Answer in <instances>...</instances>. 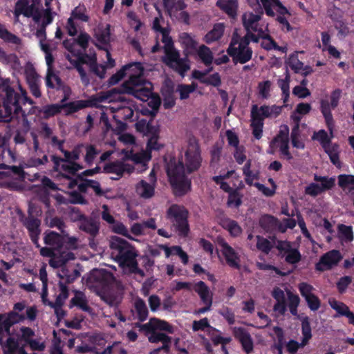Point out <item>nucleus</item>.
Here are the masks:
<instances>
[{
    "mask_svg": "<svg viewBox=\"0 0 354 354\" xmlns=\"http://www.w3.org/2000/svg\"><path fill=\"white\" fill-rule=\"evenodd\" d=\"M144 73V68L140 62H133L123 66L108 80V84L113 86L117 84L126 75L130 77V73Z\"/></svg>",
    "mask_w": 354,
    "mask_h": 354,
    "instance_id": "obj_14",
    "label": "nucleus"
},
{
    "mask_svg": "<svg viewBox=\"0 0 354 354\" xmlns=\"http://www.w3.org/2000/svg\"><path fill=\"white\" fill-rule=\"evenodd\" d=\"M180 41L184 48V54L187 59L189 56L193 55L197 49L198 42L187 32H182L180 36Z\"/></svg>",
    "mask_w": 354,
    "mask_h": 354,
    "instance_id": "obj_21",
    "label": "nucleus"
},
{
    "mask_svg": "<svg viewBox=\"0 0 354 354\" xmlns=\"http://www.w3.org/2000/svg\"><path fill=\"white\" fill-rule=\"evenodd\" d=\"M161 93L163 96V105L165 109H168L172 108L176 104L174 83L171 81L166 82L162 88Z\"/></svg>",
    "mask_w": 354,
    "mask_h": 354,
    "instance_id": "obj_23",
    "label": "nucleus"
},
{
    "mask_svg": "<svg viewBox=\"0 0 354 354\" xmlns=\"http://www.w3.org/2000/svg\"><path fill=\"white\" fill-rule=\"evenodd\" d=\"M19 339H15L13 337H8L6 341L2 339V342L0 344L3 351H6L10 354H16V352L19 351L20 346L19 343Z\"/></svg>",
    "mask_w": 354,
    "mask_h": 354,
    "instance_id": "obj_41",
    "label": "nucleus"
},
{
    "mask_svg": "<svg viewBox=\"0 0 354 354\" xmlns=\"http://www.w3.org/2000/svg\"><path fill=\"white\" fill-rule=\"evenodd\" d=\"M0 96L3 97L2 104L8 116L12 115L17 117L19 113L25 115L20 104L21 94L17 93L11 86L10 80L0 77Z\"/></svg>",
    "mask_w": 354,
    "mask_h": 354,
    "instance_id": "obj_5",
    "label": "nucleus"
},
{
    "mask_svg": "<svg viewBox=\"0 0 354 354\" xmlns=\"http://www.w3.org/2000/svg\"><path fill=\"white\" fill-rule=\"evenodd\" d=\"M63 100V98L62 99ZM66 100H65L66 102ZM62 103V109H65V114L66 115H71L74 113L79 111L84 108H87L91 106V102L89 100H77L74 102H71L68 103H64L62 100H61Z\"/></svg>",
    "mask_w": 354,
    "mask_h": 354,
    "instance_id": "obj_25",
    "label": "nucleus"
},
{
    "mask_svg": "<svg viewBox=\"0 0 354 354\" xmlns=\"http://www.w3.org/2000/svg\"><path fill=\"white\" fill-rule=\"evenodd\" d=\"M216 242L221 247V253L226 263L232 268L239 270L241 268L240 256L238 252L221 236L217 237Z\"/></svg>",
    "mask_w": 354,
    "mask_h": 354,
    "instance_id": "obj_12",
    "label": "nucleus"
},
{
    "mask_svg": "<svg viewBox=\"0 0 354 354\" xmlns=\"http://www.w3.org/2000/svg\"><path fill=\"white\" fill-rule=\"evenodd\" d=\"M330 307L342 316H344L349 310L348 307L344 303L335 299L329 301Z\"/></svg>",
    "mask_w": 354,
    "mask_h": 354,
    "instance_id": "obj_58",
    "label": "nucleus"
},
{
    "mask_svg": "<svg viewBox=\"0 0 354 354\" xmlns=\"http://www.w3.org/2000/svg\"><path fill=\"white\" fill-rule=\"evenodd\" d=\"M35 8V5L30 4L29 0H18L15 3V17L18 19L21 15H23L26 17H30Z\"/></svg>",
    "mask_w": 354,
    "mask_h": 354,
    "instance_id": "obj_26",
    "label": "nucleus"
},
{
    "mask_svg": "<svg viewBox=\"0 0 354 354\" xmlns=\"http://www.w3.org/2000/svg\"><path fill=\"white\" fill-rule=\"evenodd\" d=\"M44 242L46 245H49L53 249L59 250L62 248L64 243L63 236L54 231H46L44 233Z\"/></svg>",
    "mask_w": 354,
    "mask_h": 354,
    "instance_id": "obj_28",
    "label": "nucleus"
},
{
    "mask_svg": "<svg viewBox=\"0 0 354 354\" xmlns=\"http://www.w3.org/2000/svg\"><path fill=\"white\" fill-rule=\"evenodd\" d=\"M86 8L84 6H79L75 7L71 13V17L73 19H78L84 22H87L89 20V17L86 15Z\"/></svg>",
    "mask_w": 354,
    "mask_h": 354,
    "instance_id": "obj_56",
    "label": "nucleus"
},
{
    "mask_svg": "<svg viewBox=\"0 0 354 354\" xmlns=\"http://www.w3.org/2000/svg\"><path fill=\"white\" fill-rule=\"evenodd\" d=\"M202 157L198 143L190 140L185 153V164L183 159L178 162L175 160H171L167 165V174L176 196H185L191 190L192 183L185 173L191 174L197 171L201 166Z\"/></svg>",
    "mask_w": 354,
    "mask_h": 354,
    "instance_id": "obj_1",
    "label": "nucleus"
},
{
    "mask_svg": "<svg viewBox=\"0 0 354 354\" xmlns=\"http://www.w3.org/2000/svg\"><path fill=\"white\" fill-rule=\"evenodd\" d=\"M275 248L279 252V256L285 257V261L288 264L295 265L301 259V254L297 248H293L290 241H278Z\"/></svg>",
    "mask_w": 354,
    "mask_h": 354,
    "instance_id": "obj_11",
    "label": "nucleus"
},
{
    "mask_svg": "<svg viewBox=\"0 0 354 354\" xmlns=\"http://www.w3.org/2000/svg\"><path fill=\"white\" fill-rule=\"evenodd\" d=\"M147 83L143 73H130V77L119 87L113 88L106 93V98L109 101H126L124 94H129L135 97L145 100L151 95V90L145 86Z\"/></svg>",
    "mask_w": 354,
    "mask_h": 354,
    "instance_id": "obj_2",
    "label": "nucleus"
},
{
    "mask_svg": "<svg viewBox=\"0 0 354 354\" xmlns=\"http://www.w3.org/2000/svg\"><path fill=\"white\" fill-rule=\"evenodd\" d=\"M218 313L226 319L230 325L234 324L235 315L231 308L228 307H223L218 311Z\"/></svg>",
    "mask_w": 354,
    "mask_h": 354,
    "instance_id": "obj_62",
    "label": "nucleus"
},
{
    "mask_svg": "<svg viewBox=\"0 0 354 354\" xmlns=\"http://www.w3.org/2000/svg\"><path fill=\"white\" fill-rule=\"evenodd\" d=\"M73 306L78 307L84 312H91V308L88 305V302L84 294L82 292H77L71 300Z\"/></svg>",
    "mask_w": 354,
    "mask_h": 354,
    "instance_id": "obj_38",
    "label": "nucleus"
},
{
    "mask_svg": "<svg viewBox=\"0 0 354 354\" xmlns=\"http://www.w3.org/2000/svg\"><path fill=\"white\" fill-rule=\"evenodd\" d=\"M111 257L120 266L128 263L136 266V257L138 256L136 248L122 238L113 236L109 241Z\"/></svg>",
    "mask_w": 354,
    "mask_h": 354,
    "instance_id": "obj_4",
    "label": "nucleus"
},
{
    "mask_svg": "<svg viewBox=\"0 0 354 354\" xmlns=\"http://www.w3.org/2000/svg\"><path fill=\"white\" fill-rule=\"evenodd\" d=\"M308 308L313 310L316 311L321 306V301L319 299L317 296H316L315 294L308 296L307 298L305 299Z\"/></svg>",
    "mask_w": 354,
    "mask_h": 354,
    "instance_id": "obj_63",
    "label": "nucleus"
},
{
    "mask_svg": "<svg viewBox=\"0 0 354 354\" xmlns=\"http://www.w3.org/2000/svg\"><path fill=\"white\" fill-rule=\"evenodd\" d=\"M174 1L175 0H162L164 8L169 13L174 8H175L176 10L182 11L187 6L184 0H177L176 3Z\"/></svg>",
    "mask_w": 354,
    "mask_h": 354,
    "instance_id": "obj_50",
    "label": "nucleus"
},
{
    "mask_svg": "<svg viewBox=\"0 0 354 354\" xmlns=\"http://www.w3.org/2000/svg\"><path fill=\"white\" fill-rule=\"evenodd\" d=\"M196 53H197V55L198 56L201 61L206 66H209L212 64L214 61V56L209 47L202 44L198 47V49H196Z\"/></svg>",
    "mask_w": 354,
    "mask_h": 354,
    "instance_id": "obj_34",
    "label": "nucleus"
},
{
    "mask_svg": "<svg viewBox=\"0 0 354 354\" xmlns=\"http://www.w3.org/2000/svg\"><path fill=\"white\" fill-rule=\"evenodd\" d=\"M342 256L337 250H332L324 254L315 264V270L324 272L332 269L342 260Z\"/></svg>",
    "mask_w": 354,
    "mask_h": 354,
    "instance_id": "obj_13",
    "label": "nucleus"
},
{
    "mask_svg": "<svg viewBox=\"0 0 354 354\" xmlns=\"http://www.w3.org/2000/svg\"><path fill=\"white\" fill-rule=\"evenodd\" d=\"M188 217V210L177 204L171 205L167 210V218L180 237L186 238L190 232Z\"/></svg>",
    "mask_w": 354,
    "mask_h": 354,
    "instance_id": "obj_6",
    "label": "nucleus"
},
{
    "mask_svg": "<svg viewBox=\"0 0 354 354\" xmlns=\"http://www.w3.org/2000/svg\"><path fill=\"white\" fill-rule=\"evenodd\" d=\"M128 165L120 161H115L106 164L103 167V172L106 174H115L119 178L122 177L126 171H130Z\"/></svg>",
    "mask_w": 354,
    "mask_h": 354,
    "instance_id": "obj_29",
    "label": "nucleus"
},
{
    "mask_svg": "<svg viewBox=\"0 0 354 354\" xmlns=\"http://www.w3.org/2000/svg\"><path fill=\"white\" fill-rule=\"evenodd\" d=\"M224 26L223 24H216L214 26L212 30L209 31L204 37V41L210 44L211 43L220 39L223 35Z\"/></svg>",
    "mask_w": 354,
    "mask_h": 354,
    "instance_id": "obj_33",
    "label": "nucleus"
},
{
    "mask_svg": "<svg viewBox=\"0 0 354 354\" xmlns=\"http://www.w3.org/2000/svg\"><path fill=\"white\" fill-rule=\"evenodd\" d=\"M90 39V35L87 32H80L76 39H75V41L76 44L85 50L88 46Z\"/></svg>",
    "mask_w": 354,
    "mask_h": 354,
    "instance_id": "obj_64",
    "label": "nucleus"
},
{
    "mask_svg": "<svg viewBox=\"0 0 354 354\" xmlns=\"http://www.w3.org/2000/svg\"><path fill=\"white\" fill-rule=\"evenodd\" d=\"M216 6L227 14L229 17L232 19L236 17L239 7L237 0H218Z\"/></svg>",
    "mask_w": 354,
    "mask_h": 354,
    "instance_id": "obj_24",
    "label": "nucleus"
},
{
    "mask_svg": "<svg viewBox=\"0 0 354 354\" xmlns=\"http://www.w3.org/2000/svg\"><path fill=\"white\" fill-rule=\"evenodd\" d=\"M19 219L24 227L28 230V235L32 243L36 248H40L39 239L41 232V220L33 214L30 207L28 208V215L26 216L24 214H22Z\"/></svg>",
    "mask_w": 354,
    "mask_h": 354,
    "instance_id": "obj_8",
    "label": "nucleus"
},
{
    "mask_svg": "<svg viewBox=\"0 0 354 354\" xmlns=\"http://www.w3.org/2000/svg\"><path fill=\"white\" fill-rule=\"evenodd\" d=\"M314 180L320 182L319 187L323 192L332 189L335 185V177L322 176L317 174L314 175Z\"/></svg>",
    "mask_w": 354,
    "mask_h": 354,
    "instance_id": "obj_43",
    "label": "nucleus"
},
{
    "mask_svg": "<svg viewBox=\"0 0 354 354\" xmlns=\"http://www.w3.org/2000/svg\"><path fill=\"white\" fill-rule=\"evenodd\" d=\"M234 335L242 346V348L246 354H250L253 351L254 343L248 331L243 327L234 328L233 330Z\"/></svg>",
    "mask_w": 354,
    "mask_h": 354,
    "instance_id": "obj_17",
    "label": "nucleus"
},
{
    "mask_svg": "<svg viewBox=\"0 0 354 354\" xmlns=\"http://www.w3.org/2000/svg\"><path fill=\"white\" fill-rule=\"evenodd\" d=\"M90 71L99 77L100 79H104L106 73V66L104 65H99L97 62L94 63L93 61L92 64L89 66Z\"/></svg>",
    "mask_w": 354,
    "mask_h": 354,
    "instance_id": "obj_60",
    "label": "nucleus"
},
{
    "mask_svg": "<svg viewBox=\"0 0 354 354\" xmlns=\"http://www.w3.org/2000/svg\"><path fill=\"white\" fill-rule=\"evenodd\" d=\"M259 225L266 232L273 233L279 230L281 223L276 217L264 214L259 218Z\"/></svg>",
    "mask_w": 354,
    "mask_h": 354,
    "instance_id": "obj_22",
    "label": "nucleus"
},
{
    "mask_svg": "<svg viewBox=\"0 0 354 354\" xmlns=\"http://www.w3.org/2000/svg\"><path fill=\"white\" fill-rule=\"evenodd\" d=\"M110 25L106 24L105 27L98 28L95 31V38L100 44L107 46L111 41Z\"/></svg>",
    "mask_w": 354,
    "mask_h": 354,
    "instance_id": "obj_39",
    "label": "nucleus"
},
{
    "mask_svg": "<svg viewBox=\"0 0 354 354\" xmlns=\"http://www.w3.org/2000/svg\"><path fill=\"white\" fill-rule=\"evenodd\" d=\"M156 185L141 180L136 185V192L143 198H151L154 196Z\"/></svg>",
    "mask_w": 354,
    "mask_h": 354,
    "instance_id": "obj_31",
    "label": "nucleus"
},
{
    "mask_svg": "<svg viewBox=\"0 0 354 354\" xmlns=\"http://www.w3.org/2000/svg\"><path fill=\"white\" fill-rule=\"evenodd\" d=\"M257 112L264 119L272 116L277 117L281 112V107L277 105L270 106L264 104L260 107L257 106Z\"/></svg>",
    "mask_w": 354,
    "mask_h": 354,
    "instance_id": "obj_36",
    "label": "nucleus"
},
{
    "mask_svg": "<svg viewBox=\"0 0 354 354\" xmlns=\"http://www.w3.org/2000/svg\"><path fill=\"white\" fill-rule=\"evenodd\" d=\"M197 87V84L192 83L191 84H180L177 86V91L180 94V100H186L189 95L193 93Z\"/></svg>",
    "mask_w": 354,
    "mask_h": 354,
    "instance_id": "obj_51",
    "label": "nucleus"
},
{
    "mask_svg": "<svg viewBox=\"0 0 354 354\" xmlns=\"http://www.w3.org/2000/svg\"><path fill=\"white\" fill-rule=\"evenodd\" d=\"M327 152H326L330 158V162L337 168H340L342 166L341 162L339 160V146L337 143H333L331 145V147L326 149Z\"/></svg>",
    "mask_w": 354,
    "mask_h": 354,
    "instance_id": "obj_48",
    "label": "nucleus"
},
{
    "mask_svg": "<svg viewBox=\"0 0 354 354\" xmlns=\"http://www.w3.org/2000/svg\"><path fill=\"white\" fill-rule=\"evenodd\" d=\"M28 83L30 93L35 97H41V91L39 85V80L36 75H30L28 77Z\"/></svg>",
    "mask_w": 354,
    "mask_h": 354,
    "instance_id": "obj_54",
    "label": "nucleus"
},
{
    "mask_svg": "<svg viewBox=\"0 0 354 354\" xmlns=\"http://www.w3.org/2000/svg\"><path fill=\"white\" fill-rule=\"evenodd\" d=\"M162 42L164 44L165 56L162 62L169 68L177 72L182 77L190 69L189 60L181 58L180 52L174 47L172 38L165 31L162 32Z\"/></svg>",
    "mask_w": 354,
    "mask_h": 354,
    "instance_id": "obj_3",
    "label": "nucleus"
},
{
    "mask_svg": "<svg viewBox=\"0 0 354 354\" xmlns=\"http://www.w3.org/2000/svg\"><path fill=\"white\" fill-rule=\"evenodd\" d=\"M261 19V15L253 12L245 13L242 16L243 25L246 31L258 30V22Z\"/></svg>",
    "mask_w": 354,
    "mask_h": 354,
    "instance_id": "obj_30",
    "label": "nucleus"
},
{
    "mask_svg": "<svg viewBox=\"0 0 354 354\" xmlns=\"http://www.w3.org/2000/svg\"><path fill=\"white\" fill-rule=\"evenodd\" d=\"M257 248L266 254H268L273 248L272 243L266 238L257 236Z\"/></svg>",
    "mask_w": 354,
    "mask_h": 354,
    "instance_id": "obj_52",
    "label": "nucleus"
},
{
    "mask_svg": "<svg viewBox=\"0 0 354 354\" xmlns=\"http://www.w3.org/2000/svg\"><path fill=\"white\" fill-rule=\"evenodd\" d=\"M342 91L340 88H336L332 91L330 95V102L326 99H322L320 100V111L322 112V103H323V102H326L328 103V108L330 111L331 109H335L339 104V102L342 96Z\"/></svg>",
    "mask_w": 354,
    "mask_h": 354,
    "instance_id": "obj_46",
    "label": "nucleus"
},
{
    "mask_svg": "<svg viewBox=\"0 0 354 354\" xmlns=\"http://www.w3.org/2000/svg\"><path fill=\"white\" fill-rule=\"evenodd\" d=\"M45 59L47 68V74L46 77V84L48 88H56L62 91L64 93L62 102L67 100L71 93V88L66 85L59 75H56L53 69V64L54 57L51 53L45 54Z\"/></svg>",
    "mask_w": 354,
    "mask_h": 354,
    "instance_id": "obj_7",
    "label": "nucleus"
},
{
    "mask_svg": "<svg viewBox=\"0 0 354 354\" xmlns=\"http://www.w3.org/2000/svg\"><path fill=\"white\" fill-rule=\"evenodd\" d=\"M264 118L257 112V104H253L251 108V128L254 137L259 140L263 135Z\"/></svg>",
    "mask_w": 354,
    "mask_h": 354,
    "instance_id": "obj_19",
    "label": "nucleus"
},
{
    "mask_svg": "<svg viewBox=\"0 0 354 354\" xmlns=\"http://www.w3.org/2000/svg\"><path fill=\"white\" fill-rule=\"evenodd\" d=\"M286 63L295 73H300L304 66V63L298 58L297 52L290 55Z\"/></svg>",
    "mask_w": 354,
    "mask_h": 354,
    "instance_id": "obj_49",
    "label": "nucleus"
},
{
    "mask_svg": "<svg viewBox=\"0 0 354 354\" xmlns=\"http://www.w3.org/2000/svg\"><path fill=\"white\" fill-rule=\"evenodd\" d=\"M322 113L325 120L326 125L329 131V137L330 138V140L334 137V128H335V122L333 120L332 112L329 110L328 103L326 102H323L322 103Z\"/></svg>",
    "mask_w": 354,
    "mask_h": 354,
    "instance_id": "obj_32",
    "label": "nucleus"
},
{
    "mask_svg": "<svg viewBox=\"0 0 354 354\" xmlns=\"http://www.w3.org/2000/svg\"><path fill=\"white\" fill-rule=\"evenodd\" d=\"M312 139L317 140L325 152H327L326 149L330 148L333 145L330 142V138L324 129L314 132Z\"/></svg>",
    "mask_w": 354,
    "mask_h": 354,
    "instance_id": "obj_35",
    "label": "nucleus"
},
{
    "mask_svg": "<svg viewBox=\"0 0 354 354\" xmlns=\"http://www.w3.org/2000/svg\"><path fill=\"white\" fill-rule=\"evenodd\" d=\"M72 212L75 214L73 220L80 222V229L88 234L93 239L98 234L100 229L97 221L93 218L81 213L78 208H73Z\"/></svg>",
    "mask_w": 354,
    "mask_h": 354,
    "instance_id": "obj_10",
    "label": "nucleus"
},
{
    "mask_svg": "<svg viewBox=\"0 0 354 354\" xmlns=\"http://www.w3.org/2000/svg\"><path fill=\"white\" fill-rule=\"evenodd\" d=\"M0 39L6 43L20 45L21 39L16 35L10 32L5 27V25L0 23Z\"/></svg>",
    "mask_w": 354,
    "mask_h": 354,
    "instance_id": "obj_37",
    "label": "nucleus"
},
{
    "mask_svg": "<svg viewBox=\"0 0 354 354\" xmlns=\"http://www.w3.org/2000/svg\"><path fill=\"white\" fill-rule=\"evenodd\" d=\"M62 110V104H52L44 106L41 110V113L44 115V118L48 119L59 113Z\"/></svg>",
    "mask_w": 354,
    "mask_h": 354,
    "instance_id": "obj_53",
    "label": "nucleus"
},
{
    "mask_svg": "<svg viewBox=\"0 0 354 354\" xmlns=\"http://www.w3.org/2000/svg\"><path fill=\"white\" fill-rule=\"evenodd\" d=\"M337 228L339 237L342 241L351 242L353 240L354 236L352 226L339 224Z\"/></svg>",
    "mask_w": 354,
    "mask_h": 354,
    "instance_id": "obj_45",
    "label": "nucleus"
},
{
    "mask_svg": "<svg viewBox=\"0 0 354 354\" xmlns=\"http://www.w3.org/2000/svg\"><path fill=\"white\" fill-rule=\"evenodd\" d=\"M113 232L122 235L129 239L134 240V239L129 234L127 227L121 222L117 221L113 224Z\"/></svg>",
    "mask_w": 354,
    "mask_h": 354,
    "instance_id": "obj_59",
    "label": "nucleus"
},
{
    "mask_svg": "<svg viewBox=\"0 0 354 354\" xmlns=\"http://www.w3.org/2000/svg\"><path fill=\"white\" fill-rule=\"evenodd\" d=\"M84 169V166L75 161H64L61 166V171L64 173L61 174H68L70 176H75L77 172Z\"/></svg>",
    "mask_w": 354,
    "mask_h": 354,
    "instance_id": "obj_40",
    "label": "nucleus"
},
{
    "mask_svg": "<svg viewBox=\"0 0 354 354\" xmlns=\"http://www.w3.org/2000/svg\"><path fill=\"white\" fill-rule=\"evenodd\" d=\"M91 278L95 282L99 283L104 291L108 290L115 279L113 274L105 269L93 270Z\"/></svg>",
    "mask_w": 354,
    "mask_h": 354,
    "instance_id": "obj_16",
    "label": "nucleus"
},
{
    "mask_svg": "<svg viewBox=\"0 0 354 354\" xmlns=\"http://www.w3.org/2000/svg\"><path fill=\"white\" fill-rule=\"evenodd\" d=\"M53 142L59 143V150L64 154V161H75L77 162L80 157V154L82 153V149L84 147V144L81 143L75 145L72 151H68L63 148V141H59L57 140L56 136L53 138Z\"/></svg>",
    "mask_w": 354,
    "mask_h": 354,
    "instance_id": "obj_20",
    "label": "nucleus"
},
{
    "mask_svg": "<svg viewBox=\"0 0 354 354\" xmlns=\"http://www.w3.org/2000/svg\"><path fill=\"white\" fill-rule=\"evenodd\" d=\"M337 180L339 187L343 190L348 189L349 192L354 191V175L339 174Z\"/></svg>",
    "mask_w": 354,
    "mask_h": 354,
    "instance_id": "obj_42",
    "label": "nucleus"
},
{
    "mask_svg": "<svg viewBox=\"0 0 354 354\" xmlns=\"http://www.w3.org/2000/svg\"><path fill=\"white\" fill-rule=\"evenodd\" d=\"M3 315H5V317L2 319V322L5 323H10L11 325H14L15 324L23 322L26 319L24 315L19 314L17 312L15 311H10Z\"/></svg>",
    "mask_w": 354,
    "mask_h": 354,
    "instance_id": "obj_55",
    "label": "nucleus"
},
{
    "mask_svg": "<svg viewBox=\"0 0 354 354\" xmlns=\"http://www.w3.org/2000/svg\"><path fill=\"white\" fill-rule=\"evenodd\" d=\"M133 315L136 314V318L140 322H143L148 318L149 310L145 301L140 297H137L133 304V309L131 310Z\"/></svg>",
    "mask_w": 354,
    "mask_h": 354,
    "instance_id": "obj_27",
    "label": "nucleus"
},
{
    "mask_svg": "<svg viewBox=\"0 0 354 354\" xmlns=\"http://www.w3.org/2000/svg\"><path fill=\"white\" fill-rule=\"evenodd\" d=\"M149 341L151 343L161 342L162 346L154 349L150 354H159L162 352H167L170 348L171 343V338L167 335L153 331L149 337Z\"/></svg>",
    "mask_w": 354,
    "mask_h": 354,
    "instance_id": "obj_18",
    "label": "nucleus"
},
{
    "mask_svg": "<svg viewBox=\"0 0 354 354\" xmlns=\"http://www.w3.org/2000/svg\"><path fill=\"white\" fill-rule=\"evenodd\" d=\"M289 142V127L287 125H283L277 135L271 140L270 147L276 146L277 143Z\"/></svg>",
    "mask_w": 354,
    "mask_h": 354,
    "instance_id": "obj_47",
    "label": "nucleus"
},
{
    "mask_svg": "<svg viewBox=\"0 0 354 354\" xmlns=\"http://www.w3.org/2000/svg\"><path fill=\"white\" fill-rule=\"evenodd\" d=\"M211 160H210V166L211 167H215L216 166L220 160L221 156V148L218 147V145L213 146L211 151Z\"/></svg>",
    "mask_w": 354,
    "mask_h": 354,
    "instance_id": "obj_61",
    "label": "nucleus"
},
{
    "mask_svg": "<svg viewBox=\"0 0 354 354\" xmlns=\"http://www.w3.org/2000/svg\"><path fill=\"white\" fill-rule=\"evenodd\" d=\"M237 44L238 40L235 36H233L227 49V53L232 58L235 64L237 63L245 64L252 59L253 51L251 48L236 46Z\"/></svg>",
    "mask_w": 354,
    "mask_h": 354,
    "instance_id": "obj_9",
    "label": "nucleus"
},
{
    "mask_svg": "<svg viewBox=\"0 0 354 354\" xmlns=\"http://www.w3.org/2000/svg\"><path fill=\"white\" fill-rule=\"evenodd\" d=\"M194 290L198 293L202 302L205 304V306L198 308L196 313L200 315L209 311L212 304V295L210 294L209 287L205 282L200 281L195 283Z\"/></svg>",
    "mask_w": 354,
    "mask_h": 354,
    "instance_id": "obj_15",
    "label": "nucleus"
},
{
    "mask_svg": "<svg viewBox=\"0 0 354 354\" xmlns=\"http://www.w3.org/2000/svg\"><path fill=\"white\" fill-rule=\"evenodd\" d=\"M227 206L238 208L242 204V196L236 189L230 193L227 199Z\"/></svg>",
    "mask_w": 354,
    "mask_h": 354,
    "instance_id": "obj_57",
    "label": "nucleus"
},
{
    "mask_svg": "<svg viewBox=\"0 0 354 354\" xmlns=\"http://www.w3.org/2000/svg\"><path fill=\"white\" fill-rule=\"evenodd\" d=\"M84 147L86 149L84 162L88 166H91L96 156L100 153V150L97 149L96 147L92 144L84 145Z\"/></svg>",
    "mask_w": 354,
    "mask_h": 354,
    "instance_id": "obj_44",
    "label": "nucleus"
}]
</instances>
